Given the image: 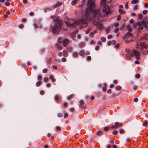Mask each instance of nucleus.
I'll list each match as a JSON object with an SVG mask.
<instances>
[{"label":"nucleus","mask_w":148,"mask_h":148,"mask_svg":"<svg viewBox=\"0 0 148 148\" xmlns=\"http://www.w3.org/2000/svg\"><path fill=\"white\" fill-rule=\"evenodd\" d=\"M47 70L46 69H43L42 71V72L44 73H46L47 72Z\"/></svg>","instance_id":"25"},{"label":"nucleus","mask_w":148,"mask_h":148,"mask_svg":"<svg viewBox=\"0 0 148 148\" xmlns=\"http://www.w3.org/2000/svg\"><path fill=\"white\" fill-rule=\"evenodd\" d=\"M47 63L50 64H51V61L49 60L47 62Z\"/></svg>","instance_id":"63"},{"label":"nucleus","mask_w":148,"mask_h":148,"mask_svg":"<svg viewBox=\"0 0 148 148\" xmlns=\"http://www.w3.org/2000/svg\"><path fill=\"white\" fill-rule=\"evenodd\" d=\"M108 148H111V146L110 145H109L107 146Z\"/></svg>","instance_id":"64"},{"label":"nucleus","mask_w":148,"mask_h":148,"mask_svg":"<svg viewBox=\"0 0 148 148\" xmlns=\"http://www.w3.org/2000/svg\"><path fill=\"white\" fill-rule=\"evenodd\" d=\"M125 7L127 9L128 8V3L127 2L125 3Z\"/></svg>","instance_id":"31"},{"label":"nucleus","mask_w":148,"mask_h":148,"mask_svg":"<svg viewBox=\"0 0 148 148\" xmlns=\"http://www.w3.org/2000/svg\"><path fill=\"white\" fill-rule=\"evenodd\" d=\"M97 134L98 135H100L102 134V132L101 131H99L97 133Z\"/></svg>","instance_id":"17"},{"label":"nucleus","mask_w":148,"mask_h":148,"mask_svg":"<svg viewBox=\"0 0 148 148\" xmlns=\"http://www.w3.org/2000/svg\"><path fill=\"white\" fill-rule=\"evenodd\" d=\"M119 12L120 13H123V14H124V13H125V11H123L122 9H119Z\"/></svg>","instance_id":"16"},{"label":"nucleus","mask_w":148,"mask_h":148,"mask_svg":"<svg viewBox=\"0 0 148 148\" xmlns=\"http://www.w3.org/2000/svg\"><path fill=\"white\" fill-rule=\"evenodd\" d=\"M23 27V24H21L19 25V27L20 28H22Z\"/></svg>","instance_id":"40"},{"label":"nucleus","mask_w":148,"mask_h":148,"mask_svg":"<svg viewBox=\"0 0 148 148\" xmlns=\"http://www.w3.org/2000/svg\"><path fill=\"white\" fill-rule=\"evenodd\" d=\"M77 0H74L72 2V4L73 5H75V4L76 3V2H77Z\"/></svg>","instance_id":"18"},{"label":"nucleus","mask_w":148,"mask_h":148,"mask_svg":"<svg viewBox=\"0 0 148 148\" xmlns=\"http://www.w3.org/2000/svg\"><path fill=\"white\" fill-rule=\"evenodd\" d=\"M94 16L97 17V18H99L100 16V13L99 10H97L94 12Z\"/></svg>","instance_id":"9"},{"label":"nucleus","mask_w":148,"mask_h":148,"mask_svg":"<svg viewBox=\"0 0 148 148\" xmlns=\"http://www.w3.org/2000/svg\"><path fill=\"white\" fill-rule=\"evenodd\" d=\"M66 24L67 26L69 27H73L74 26H75L76 25H80L81 24L85 25V26L87 25L86 23V20L83 19H80L76 20L75 21L73 24H70L68 22H66Z\"/></svg>","instance_id":"4"},{"label":"nucleus","mask_w":148,"mask_h":148,"mask_svg":"<svg viewBox=\"0 0 148 148\" xmlns=\"http://www.w3.org/2000/svg\"><path fill=\"white\" fill-rule=\"evenodd\" d=\"M118 132L116 130L114 131L113 132V134L114 135H116L117 134Z\"/></svg>","instance_id":"32"},{"label":"nucleus","mask_w":148,"mask_h":148,"mask_svg":"<svg viewBox=\"0 0 148 148\" xmlns=\"http://www.w3.org/2000/svg\"><path fill=\"white\" fill-rule=\"evenodd\" d=\"M148 125V122L146 121H145L143 123V125L144 126H147Z\"/></svg>","instance_id":"13"},{"label":"nucleus","mask_w":148,"mask_h":148,"mask_svg":"<svg viewBox=\"0 0 148 148\" xmlns=\"http://www.w3.org/2000/svg\"><path fill=\"white\" fill-rule=\"evenodd\" d=\"M62 21L59 17L55 18L52 25V32L54 34H58L60 32L62 25Z\"/></svg>","instance_id":"1"},{"label":"nucleus","mask_w":148,"mask_h":148,"mask_svg":"<svg viewBox=\"0 0 148 148\" xmlns=\"http://www.w3.org/2000/svg\"><path fill=\"white\" fill-rule=\"evenodd\" d=\"M134 100L135 102H137L138 101V99L137 98H135L134 99Z\"/></svg>","instance_id":"41"},{"label":"nucleus","mask_w":148,"mask_h":148,"mask_svg":"<svg viewBox=\"0 0 148 148\" xmlns=\"http://www.w3.org/2000/svg\"><path fill=\"white\" fill-rule=\"evenodd\" d=\"M119 44H117L115 46V47L116 48H118L119 47Z\"/></svg>","instance_id":"59"},{"label":"nucleus","mask_w":148,"mask_h":148,"mask_svg":"<svg viewBox=\"0 0 148 148\" xmlns=\"http://www.w3.org/2000/svg\"><path fill=\"white\" fill-rule=\"evenodd\" d=\"M110 29H108V28L106 30V32L107 33H108V32H110Z\"/></svg>","instance_id":"49"},{"label":"nucleus","mask_w":148,"mask_h":148,"mask_svg":"<svg viewBox=\"0 0 148 148\" xmlns=\"http://www.w3.org/2000/svg\"><path fill=\"white\" fill-rule=\"evenodd\" d=\"M119 132L121 134H123L124 132V131L123 129H120L119 130Z\"/></svg>","instance_id":"22"},{"label":"nucleus","mask_w":148,"mask_h":148,"mask_svg":"<svg viewBox=\"0 0 148 148\" xmlns=\"http://www.w3.org/2000/svg\"><path fill=\"white\" fill-rule=\"evenodd\" d=\"M119 24L118 23H116L114 24V26L116 27H118L119 26Z\"/></svg>","instance_id":"42"},{"label":"nucleus","mask_w":148,"mask_h":148,"mask_svg":"<svg viewBox=\"0 0 148 148\" xmlns=\"http://www.w3.org/2000/svg\"><path fill=\"white\" fill-rule=\"evenodd\" d=\"M146 21H143L140 22H137L136 23L137 25L140 27L139 29H143V26H142L143 25L145 27H146Z\"/></svg>","instance_id":"7"},{"label":"nucleus","mask_w":148,"mask_h":148,"mask_svg":"<svg viewBox=\"0 0 148 148\" xmlns=\"http://www.w3.org/2000/svg\"><path fill=\"white\" fill-rule=\"evenodd\" d=\"M147 10H145L143 11V14H147Z\"/></svg>","instance_id":"34"},{"label":"nucleus","mask_w":148,"mask_h":148,"mask_svg":"<svg viewBox=\"0 0 148 148\" xmlns=\"http://www.w3.org/2000/svg\"><path fill=\"white\" fill-rule=\"evenodd\" d=\"M119 30V29L118 28H116V29L114 30L115 32V33L117 32Z\"/></svg>","instance_id":"43"},{"label":"nucleus","mask_w":148,"mask_h":148,"mask_svg":"<svg viewBox=\"0 0 148 148\" xmlns=\"http://www.w3.org/2000/svg\"><path fill=\"white\" fill-rule=\"evenodd\" d=\"M5 5L6 6H9L10 5V3L9 2H5Z\"/></svg>","instance_id":"24"},{"label":"nucleus","mask_w":148,"mask_h":148,"mask_svg":"<svg viewBox=\"0 0 148 148\" xmlns=\"http://www.w3.org/2000/svg\"><path fill=\"white\" fill-rule=\"evenodd\" d=\"M140 75L139 74H137L136 75V77L137 78H139L140 77Z\"/></svg>","instance_id":"29"},{"label":"nucleus","mask_w":148,"mask_h":148,"mask_svg":"<svg viewBox=\"0 0 148 148\" xmlns=\"http://www.w3.org/2000/svg\"><path fill=\"white\" fill-rule=\"evenodd\" d=\"M29 14L30 16H33L34 15V13L32 12H31Z\"/></svg>","instance_id":"54"},{"label":"nucleus","mask_w":148,"mask_h":148,"mask_svg":"<svg viewBox=\"0 0 148 148\" xmlns=\"http://www.w3.org/2000/svg\"><path fill=\"white\" fill-rule=\"evenodd\" d=\"M80 106H82L83 105V101L82 100H81L80 101Z\"/></svg>","instance_id":"30"},{"label":"nucleus","mask_w":148,"mask_h":148,"mask_svg":"<svg viewBox=\"0 0 148 148\" xmlns=\"http://www.w3.org/2000/svg\"><path fill=\"white\" fill-rule=\"evenodd\" d=\"M27 2V0H23V3H26Z\"/></svg>","instance_id":"52"},{"label":"nucleus","mask_w":148,"mask_h":148,"mask_svg":"<svg viewBox=\"0 0 148 148\" xmlns=\"http://www.w3.org/2000/svg\"><path fill=\"white\" fill-rule=\"evenodd\" d=\"M134 62H135V64H139V62L138 60H136V61H135Z\"/></svg>","instance_id":"44"},{"label":"nucleus","mask_w":148,"mask_h":148,"mask_svg":"<svg viewBox=\"0 0 148 148\" xmlns=\"http://www.w3.org/2000/svg\"><path fill=\"white\" fill-rule=\"evenodd\" d=\"M41 84V82H38L36 83V86H39Z\"/></svg>","instance_id":"23"},{"label":"nucleus","mask_w":148,"mask_h":148,"mask_svg":"<svg viewBox=\"0 0 148 148\" xmlns=\"http://www.w3.org/2000/svg\"><path fill=\"white\" fill-rule=\"evenodd\" d=\"M8 14H11L10 12V11H7L6 12Z\"/></svg>","instance_id":"57"},{"label":"nucleus","mask_w":148,"mask_h":148,"mask_svg":"<svg viewBox=\"0 0 148 148\" xmlns=\"http://www.w3.org/2000/svg\"><path fill=\"white\" fill-rule=\"evenodd\" d=\"M121 87L120 86H117L116 88V89L117 90H121Z\"/></svg>","instance_id":"26"},{"label":"nucleus","mask_w":148,"mask_h":148,"mask_svg":"<svg viewBox=\"0 0 148 148\" xmlns=\"http://www.w3.org/2000/svg\"><path fill=\"white\" fill-rule=\"evenodd\" d=\"M144 6L145 8H147L148 7V4L147 3H145V4Z\"/></svg>","instance_id":"46"},{"label":"nucleus","mask_w":148,"mask_h":148,"mask_svg":"<svg viewBox=\"0 0 148 148\" xmlns=\"http://www.w3.org/2000/svg\"><path fill=\"white\" fill-rule=\"evenodd\" d=\"M102 89L104 91H105L106 90V89L105 87H104Z\"/></svg>","instance_id":"61"},{"label":"nucleus","mask_w":148,"mask_h":148,"mask_svg":"<svg viewBox=\"0 0 148 148\" xmlns=\"http://www.w3.org/2000/svg\"><path fill=\"white\" fill-rule=\"evenodd\" d=\"M101 39V40L103 42H105L106 41V39L105 38H103V37Z\"/></svg>","instance_id":"39"},{"label":"nucleus","mask_w":148,"mask_h":148,"mask_svg":"<svg viewBox=\"0 0 148 148\" xmlns=\"http://www.w3.org/2000/svg\"><path fill=\"white\" fill-rule=\"evenodd\" d=\"M50 79H51L52 82H55L56 81L55 79L53 77V76L52 75L50 76Z\"/></svg>","instance_id":"12"},{"label":"nucleus","mask_w":148,"mask_h":148,"mask_svg":"<svg viewBox=\"0 0 148 148\" xmlns=\"http://www.w3.org/2000/svg\"><path fill=\"white\" fill-rule=\"evenodd\" d=\"M87 59L88 60H90L91 59V57L90 56H88L87 58Z\"/></svg>","instance_id":"33"},{"label":"nucleus","mask_w":148,"mask_h":148,"mask_svg":"<svg viewBox=\"0 0 148 148\" xmlns=\"http://www.w3.org/2000/svg\"><path fill=\"white\" fill-rule=\"evenodd\" d=\"M112 35H109L108 36V38L110 39V38H112Z\"/></svg>","instance_id":"51"},{"label":"nucleus","mask_w":148,"mask_h":148,"mask_svg":"<svg viewBox=\"0 0 148 148\" xmlns=\"http://www.w3.org/2000/svg\"><path fill=\"white\" fill-rule=\"evenodd\" d=\"M134 22V21L132 19L130 21V22L131 23H133Z\"/></svg>","instance_id":"48"},{"label":"nucleus","mask_w":148,"mask_h":148,"mask_svg":"<svg viewBox=\"0 0 148 148\" xmlns=\"http://www.w3.org/2000/svg\"><path fill=\"white\" fill-rule=\"evenodd\" d=\"M53 68H54V69L56 70H57V67L56 66H53Z\"/></svg>","instance_id":"45"},{"label":"nucleus","mask_w":148,"mask_h":148,"mask_svg":"<svg viewBox=\"0 0 148 148\" xmlns=\"http://www.w3.org/2000/svg\"><path fill=\"white\" fill-rule=\"evenodd\" d=\"M42 79V77L40 75H39L38 77V79L39 80H40Z\"/></svg>","instance_id":"21"},{"label":"nucleus","mask_w":148,"mask_h":148,"mask_svg":"<svg viewBox=\"0 0 148 148\" xmlns=\"http://www.w3.org/2000/svg\"><path fill=\"white\" fill-rule=\"evenodd\" d=\"M107 92L108 93H110L111 92V90L110 89H109L108 90Z\"/></svg>","instance_id":"53"},{"label":"nucleus","mask_w":148,"mask_h":148,"mask_svg":"<svg viewBox=\"0 0 148 148\" xmlns=\"http://www.w3.org/2000/svg\"><path fill=\"white\" fill-rule=\"evenodd\" d=\"M58 116L59 117H61L62 116V114L61 113H59Z\"/></svg>","instance_id":"37"},{"label":"nucleus","mask_w":148,"mask_h":148,"mask_svg":"<svg viewBox=\"0 0 148 148\" xmlns=\"http://www.w3.org/2000/svg\"><path fill=\"white\" fill-rule=\"evenodd\" d=\"M94 25L100 29H101L103 28L102 25L99 23H95Z\"/></svg>","instance_id":"10"},{"label":"nucleus","mask_w":148,"mask_h":148,"mask_svg":"<svg viewBox=\"0 0 148 148\" xmlns=\"http://www.w3.org/2000/svg\"><path fill=\"white\" fill-rule=\"evenodd\" d=\"M138 2V0H133L131 1V3L132 4H135L136 3H137Z\"/></svg>","instance_id":"15"},{"label":"nucleus","mask_w":148,"mask_h":148,"mask_svg":"<svg viewBox=\"0 0 148 148\" xmlns=\"http://www.w3.org/2000/svg\"><path fill=\"white\" fill-rule=\"evenodd\" d=\"M44 147L45 148H48V146L47 145H44Z\"/></svg>","instance_id":"58"},{"label":"nucleus","mask_w":148,"mask_h":148,"mask_svg":"<svg viewBox=\"0 0 148 148\" xmlns=\"http://www.w3.org/2000/svg\"><path fill=\"white\" fill-rule=\"evenodd\" d=\"M133 54H132L131 56L133 57V56H136V58L138 59H140V53L138 51L136 50L135 49L133 50L132 51Z\"/></svg>","instance_id":"6"},{"label":"nucleus","mask_w":148,"mask_h":148,"mask_svg":"<svg viewBox=\"0 0 148 148\" xmlns=\"http://www.w3.org/2000/svg\"><path fill=\"white\" fill-rule=\"evenodd\" d=\"M59 99V97L57 95H56L55 96V99L56 101H58V100Z\"/></svg>","instance_id":"20"},{"label":"nucleus","mask_w":148,"mask_h":148,"mask_svg":"<svg viewBox=\"0 0 148 148\" xmlns=\"http://www.w3.org/2000/svg\"><path fill=\"white\" fill-rule=\"evenodd\" d=\"M56 129L58 131H60L61 130V128L59 126H57Z\"/></svg>","instance_id":"28"},{"label":"nucleus","mask_w":148,"mask_h":148,"mask_svg":"<svg viewBox=\"0 0 148 148\" xmlns=\"http://www.w3.org/2000/svg\"><path fill=\"white\" fill-rule=\"evenodd\" d=\"M48 79L47 77H45L44 78V81L45 82H46L48 81Z\"/></svg>","instance_id":"27"},{"label":"nucleus","mask_w":148,"mask_h":148,"mask_svg":"<svg viewBox=\"0 0 148 148\" xmlns=\"http://www.w3.org/2000/svg\"><path fill=\"white\" fill-rule=\"evenodd\" d=\"M140 45L141 46V50H143L144 48H146L148 47V45H146L145 43L140 42Z\"/></svg>","instance_id":"8"},{"label":"nucleus","mask_w":148,"mask_h":148,"mask_svg":"<svg viewBox=\"0 0 148 148\" xmlns=\"http://www.w3.org/2000/svg\"><path fill=\"white\" fill-rule=\"evenodd\" d=\"M95 0H89L87 3L88 8L85 10V15L87 16L89 13L91 11H93L95 8L94 1Z\"/></svg>","instance_id":"3"},{"label":"nucleus","mask_w":148,"mask_h":148,"mask_svg":"<svg viewBox=\"0 0 148 148\" xmlns=\"http://www.w3.org/2000/svg\"><path fill=\"white\" fill-rule=\"evenodd\" d=\"M101 7L102 8L103 12L106 15H109L110 11L109 7L106 5V0H101Z\"/></svg>","instance_id":"2"},{"label":"nucleus","mask_w":148,"mask_h":148,"mask_svg":"<svg viewBox=\"0 0 148 148\" xmlns=\"http://www.w3.org/2000/svg\"><path fill=\"white\" fill-rule=\"evenodd\" d=\"M58 56L60 57H61L62 56H64V54L62 52H59L58 54Z\"/></svg>","instance_id":"14"},{"label":"nucleus","mask_w":148,"mask_h":148,"mask_svg":"<svg viewBox=\"0 0 148 148\" xmlns=\"http://www.w3.org/2000/svg\"><path fill=\"white\" fill-rule=\"evenodd\" d=\"M132 30V28H130L129 29L128 31L129 32H131Z\"/></svg>","instance_id":"56"},{"label":"nucleus","mask_w":148,"mask_h":148,"mask_svg":"<svg viewBox=\"0 0 148 148\" xmlns=\"http://www.w3.org/2000/svg\"><path fill=\"white\" fill-rule=\"evenodd\" d=\"M117 146L116 145H114L113 146V148H116Z\"/></svg>","instance_id":"60"},{"label":"nucleus","mask_w":148,"mask_h":148,"mask_svg":"<svg viewBox=\"0 0 148 148\" xmlns=\"http://www.w3.org/2000/svg\"><path fill=\"white\" fill-rule=\"evenodd\" d=\"M34 27L35 28H36L38 27V26H37V25H36V24H35L34 25Z\"/></svg>","instance_id":"55"},{"label":"nucleus","mask_w":148,"mask_h":148,"mask_svg":"<svg viewBox=\"0 0 148 148\" xmlns=\"http://www.w3.org/2000/svg\"><path fill=\"white\" fill-rule=\"evenodd\" d=\"M69 40L67 39H65V47L66 46V44L69 43Z\"/></svg>","instance_id":"19"},{"label":"nucleus","mask_w":148,"mask_h":148,"mask_svg":"<svg viewBox=\"0 0 148 148\" xmlns=\"http://www.w3.org/2000/svg\"><path fill=\"white\" fill-rule=\"evenodd\" d=\"M45 92L44 91L41 90L40 91V94L41 95H43L44 94Z\"/></svg>","instance_id":"36"},{"label":"nucleus","mask_w":148,"mask_h":148,"mask_svg":"<svg viewBox=\"0 0 148 148\" xmlns=\"http://www.w3.org/2000/svg\"><path fill=\"white\" fill-rule=\"evenodd\" d=\"M63 45L64 46H65V38H60L58 40V43L56 44L58 48L60 50L62 49V47L60 45Z\"/></svg>","instance_id":"5"},{"label":"nucleus","mask_w":148,"mask_h":148,"mask_svg":"<svg viewBox=\"0 0 148 148\" xmlns=\"http://www.w3.org/2000/svg\"><path fill=\"white\" fill-rule=\"evenodd\" d=\"M104 130L105 131H107L108 130V127H105L104 128Z\"/></svg>","instance_id":"38"},{"label":"nucleus","mask_w":148,"mask_h":148,"mask_svg":"<svg viewBox=\"0 0 148 148\" xmlns=\"http://www.w3.org/2000/svg\"><path fill=\"white\" fill-rule=\"evenodd\" d=\"M143 17V15L141 14H139L138 16V18H141Z\"/></svg>","instance_id":"35"},{"label":"nucleus","mask_w":148,"mask_h":148,"mask_svg":"<svg viewBox=\"0 0 148 148\" xmlns=\"http://www.w3.org/2000/svg\"><path fill=\"white\" fill-rule=\"evenodd\" d=\"M99 48V46H97L95 48V49L96 50H97Z\"/></svg>","instance_id":"50"},{"label":"nucleus","mask_w":148,"mask_h":148,"mask_svg":"<svg viewBox=\"0 0 148 148\" xmlns=\"http://www.w3.org/2000/svg\"><path fill=\"white\" fill-rule=\"evenodd\" d=\"M26 21V19H25V18H24V19H23L22 20V21L23 22H25Z\"/></svg>","instance_id":"62"},{"label":"nucleus","mask_w":148,"mask_h":148,"mask_svg":"<svg viewBox=\"0 0 148 148\" xmlns=\"http://www.w3.org/2000/svg\"><path fill=\"white\" fill-rule=\"evenodd\" d=\"M121 16H119L117 18V19L118 20H119L121 19Z\"/></svg>","instance_id":"47"},{"label":"nucleus","mask_w":148,"mask_h":148,"mask_svg":"<svg viewBox=\"0 0 148 148\" xmlns=\"http://www.w3.org/2000/svg\"><path fill=\"white\" fill-rule=\"evenodd\" d=\"M115 125L116 128L121 127L122 125V123H120L118 122H116L115 123Z\"/></svg>","instance_id":"11"}]
</instances>
